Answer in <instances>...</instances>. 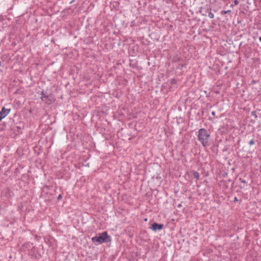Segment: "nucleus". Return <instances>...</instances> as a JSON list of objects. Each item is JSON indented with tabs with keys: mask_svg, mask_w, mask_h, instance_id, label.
Here are the masks:
<instances>
[{
	"mask_svg": "<svg viewBox=\"0 0 261 261\" xmlns=\"http://www.w3.org/2000/svg\"><path fill=\"white\" fill-rule=\"evenodd\" d=\"M210 134L205 128H200L198 130L197 138L198 140L204 147L210 145L209 140Z\"/></svg>",
	"mask_w": 261,
	"mask_h": 261,
	"instance_id": "f257e3e1",
	"label": "nucleus"
},
{
	"mask_svg": "<svg viewBox=\"0 0 261 261\" xmlns=\"http://www.w3.org/2000/svg\"><path fill=\"white\" fill-rule=\"evenodd\" d=\"M111 241V237L108 235L106 231L103 232L99 236H96L92 238V241L95 245H98L103 243H109Z\"/></svg>",
	"mask_w": 261,
	"mask_h": 261,
	"instance_id": "f03ea898",
	"label": "nucleus"
},
{
	"mask_svg": "<svg viewBox=\"0 0 261 261\" xmlns=\"http://www.w3.org/2000/svg\"><path fill=\"white\" fill-rule=\"evenodd\" d=\"M10 112V109L3 108L1 111H0V121L5 118Z\"/></svg>",
	"mask_w": 261,
	"mask_h": 261,
	"instance_id": "7ed1b4c3",
	"label": "nucleus"
},
{
	"mask_svg": "<svg viewBox=\"0 0 261 261\" xmlns=\"http://www.w3.org/2000/svg\"><path fill=\"white\" fill-rule=\"evenodd\" d=\"M163 227V224H158L156 222H154L151 224V229H152L153 231H156V230H161Z\"/></svg>",
	"mask_w": 261,
	"mask_h": 261,
	"instance_id": "20e7f679",
	"label": "nucleus"
},
{
	"mask_svg": "<svg viewBox=\"0 0 261 261\" xmlns=\"http://www.w3.org/2000/svg\"><path fill=\"white\" fill-rule=\"evenodd\" d=\"M41 95H42V96H41V98L42 100H43V101H44L45 103H46L47 104L50 103V102H51L50 101L48 100V97L44 94L43 92H42Z\"/></svg>",
	"mask_w": 261,
	"mask_h": 261,
	"instance_id": "39448f33",
	"label": "nucleus"
},
{
	"mask_svg": "<svg viewBox=\"0 0 261 261\" xmlns=\"http://www.w3.org/2000/svg\"><path fill=\"white\" fill-rule=\"evenodd\" d=\"M193 176L195 178L198 179L199 177V173L195 171H193Z\"/></svg>",
	"mask_w": 261,
	"mask_h": 261,
	"instance_id": "423d86ee",
	"label": "nucleus"
},
{
	"mask_svg": "<svg viewBox=\"0 0 261 261\" xmlns=\"http://www.w3.org/2000/svg\"><path fill=\"white\" fill-rule=\"evenodd\" d=\"M208 17H209L210 18H211V19H212V18H213L214 17V14H213L212 12H211V11H210V12H209V13H208Z\"/></svg>",
	"mask_w": 261,
	"mask_h": 261,
	"instance_id": "0eeeda50",
	"label": "nucleus"
},
{
	"mask_svg": "<svg viewBox=\"0 0 261 261\" xmlns=\"http://www.w3.org/2000/svg\"><path fill=\"white\" fill-rule=\"evenodd\" d=\"M251 115H252V116H254V118H257V115H256V111H252V112H251Z\"/></svg>",
	"mask_w": 261,
	"mask_h": 261,
	"instance_id": "6e6552de",
	"label": "nucleus"
},
{
	"mask_svg": "<svg viewBox=\"0 0 261 261\" xmlns=\"http://www.w3.org/2000/svg\"><path fill=\"white\" fill-rule=\"evenodd\" d=\"M254 144V141L253 139L251 140L250 141H249V144L250 145H252Z\"/></svg>",
	"mask_w": 261,
	"mask_h": 261,
	"instance_id": "1a4fd4ad",
	"label": "nucleus"
},
{
	"mask_svg": "<svg viewBox=\"0 0 261 261\" xmlns=\"http://www.w3.org/2000/svg\"><path fill=\"white\" fill-rule=\"evenodd\" d=\"M239 180H240L241 181V182H242V183H244V184H245V183H246V181H245L244 179H242V178H240L239 179Z\"/></svg>",
	"mask_w": 261,
	"mask_h": 261,
	"instance_id": "9d476101",
	"label": "nucleus"
},
{
	"mask_svg": "<svg viewBox=\"0 0 261 261\" xmlns=\"http://www.w3.org/2000/svg\"><path fill=\"white\" fill-rule=\"evenodd\" d=\"M62 195H61V194H60V195L58 196V200H59L61 199H62Z\"/></svg>",
	"mask_w": 261,
	"mask_h": 261,
	"instance_id": "9b49d317",
	"label": "nucleus"
},
{
	"mask_svg": "<svg viewBox=\"0 0 261 261\" xmlns=\"http://www.w3.org/2000/svg\"><path fill=\"white\" fill-rule=\"evenodd\" d=\"M234 3L236 5H237L239 4V1L238 0H234Z\"/></svg>",
	"mask_w": 261,
	"mask_h": 261,
	"instance_id": "f8f14e48",
	"label": "nucleus"
},
{
	"mask_svg": "<svg viewBox=\"0 0 261 261\" xmlns=\"http://www.w3.org/2000/svg\"><path fill=\"white\" fill-rule=\"evenodd\" d=\"M230 12V10L225 11H224V14H226V13H229Z\"/></svg>",
	"mask_w": 261,
	"mask_h": 261,
	"instance_id": "ddd939ff",
	"label": "nucleus"
},
{
	"mask_svg": "<svg viewBox=\"0 0 261 261\" xmlns=\"http://www.w3.org/2000/svg\"><path fill=\"white\" fill-rule=\"evenodd\" d=\"M238 201V199L237 197H235L234 198V202H237Z\"/></svg>",
	"mask_w": 261,
	"mask_h": 261,
	"instance_id": "4468645a",
	"label": "nucleus"
},
{
	"mask_svg": "<svg viewBox=\"0 0 261 261\" xmlns=\"http://www.w3.org/2000/svg\"><path fill=\"white\" fill-rule=\"evenodd\" d=\"M171 83H173V84L174 83V79H172L171 80Z\"/></svg>",
	"mask_w": 261,
	"mask_h": 261,
	"instance_id": "2eb2a0df",
	"label": "nucleus"
},
{
	"mask_svg": "<svg viewBox=\"0 0 261 261\" xmlns=\"http://www.w3.org/2000/svg\"><path fill=\"white\" fill-rule=\"evenodd\" d=\"M177 206H178V207H181V204H178V205H177Z\"/></svg>",
	"mask_w": 261,
	"mask_h": 261,
	"instance_id": "dca6fc26",
	"label": "nucleus"
},
{
	"mask_svg": "<svg viewBox=\"0 0 261 261\" xmlns=\"http://www.w3.org/2000/svg\"><path fill=\"white\" fill-rule=\"evenodd\" d=\"M212 114L214 116L215 115V113L213 111L212 112Z\"/></svg>",
	"mask_w": 261,
	"mask_h": 261,
	"instance_id": "f3484780",
	"label": "nucleus"
},
{
	"mask_svg": "<svg viewBox=\"0 0 261 261\" xmlns=\"http://www.w3.org/2000/svg\"><path fill=\"white\" fill-rule=\"evenodd\" d=\"M259 40L261 42V36L259 37Z\"/></svg>",
	"mask_w": 261,
	"mask_h": 261,
	"instance_id": "a211bd4d",
	"label": "nucleus"
}]
</instances>
